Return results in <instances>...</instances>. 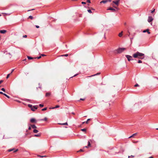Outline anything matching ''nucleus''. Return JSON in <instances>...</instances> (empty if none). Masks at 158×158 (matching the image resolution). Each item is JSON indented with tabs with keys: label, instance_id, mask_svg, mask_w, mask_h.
<instances>
[{
	"label": "nucleus",
	"instance_id": "obj_1",
	"mask_svg": "<svg viewBox=\"0 0 158 158\" xmlns=\"http://www.w3.org/2000/svg\"><path fill=\"white\" fill-rule=\"evenodd\" d=\"M133 56L135 58L143 59L144 58V54L139 52H137L133 54Z\"/></svg>",
	"mask_w": 158,
	"mask_h": 158
},
{
	"label": "nucleus",
	"instance_id": "obj_2",
	"mask_svg": "<svg viewBox=\"0 0 158 158\" xmlns=\"http://www.w3.org/2000/svg\"><path fill=\"white\" fill-rule=\"evenodd\" d=\"M125 49L126 48H119L115 50V51H116L118 53H120L123 52Z\"/></svg>",
	"mask_w": 158,
	"mask_h": 158
},
{
	"label": "nucleus",
	"instance_id": "obj_3",
	"mask_svg": "<svg viewBox=\"0 0 158 158\" xmlns=\"http://www.w3.org/2000/svg\"><path fill=\"white\" fill-rule=\"evenodd\" d=\"M126 57L127 59V60L129 61L133 60V58L132 56H131L129 55H126Z\"/></svg>",
	"mask_w": 158,
	"mask_h": 158
},
{
	"label": "nucleus",
	"instance_id": "obj_4",
	"mask_svg": "<svg viewBox=\"0 0 158 158\" xmlns=\"http://www.w3.org/2000/svg\"><path fill=\"white\" fill-rule=\"evenodd\" d=\"M38 108L37 106H32L31 108V109L33 111H35V110L37 109Z\"/></svg>",
	"mask_w": 158,
	"mask_h": 158
},
{
	"label": "nucleus",
	"instance_id": "obj_5",
	"mask_svg": "<svg viewBox=\"0 0 158 158\" xmlns=\"http://www.w3.org/2000/svg\"><path fill=\"white\" fill-rule=\"evenodd\" d=\"M30 122L32 123H36V121L35 118H32L30 119Z\"/></svg>",
	"mask_w": 158,
	"mask_h": 158
},
{
	"label": "nucleus",
	"instance_id": "obj_6",
	"mask_svg": "<svg viewBox=\"0 0 158 158\" xmlns=\"http://www.w3.org/2000/svg\"><path fill=\"white\" fill-rule=\"evenodd\" d=\"M153 18L151 16H149L148 19V22L149 23L151 22L153 20Z\"/></svg>",
	"mask_w": 158,
	"mask_h": 158
},
{
	"label": "nucleus",
	"instance_id": "obj_7",
	"mask_svg": "<svg viewBox=\"0 0 158 158\" xmlns=\"http://www.w3.org/2000/svg\"><path fill=\"white\" fill-rule=\"evenodd\" d=\"M119 1H120L119 0H115V1H113V2L116 5H118Z\"/></svg>",
	"mask_w": 158,
	"mask_h": 158
},
{
	"label": "nucleus",
	"instance_id": "obj_8",
	"mask_svg": "<svg viewBox=\"0 0 158 158\" xmlns=\"http://www.w3.org/2000/svg\"><path fill=\"white\" fill-rule=\"evenodd\" d=\"M107 10H111L112 11V12H115L116 10L115 9H114L112 7H110L108 8L107 9Z\"/></svg>",
	"mask_w": 158,
	"mask_h": 158
},
{
	"label": "nucleus",
	"instance_id": "obj_9",
	"mask_svg": "<svg viewBox=\"0 0 158 158\" xmlns=\"http://www.w3.org/2000/svg\"><path fill=\"white\" fill-rule=\"evenodd\" d=\"M146 32H147L148 34H150V32H149V30L148 29L144 30L143 31V33H145Z\"/></svg>",
	"mask_w": 158,
	"mask_h": 158
},
{
	"label": "nucleus",
	"instance_id": "obj_10",
	"mask_svg": "<svg viewBox=\"0 0 158 158\" xmlns=\"http://www.w3.org/2000/svg\"><path fill=\"white\" fill-rule=\"evenodd\" d=\"M6 31V30H2L0 31V33L2 34H4Z\"/></svg>",
	"mask_w": 158,
	"mask_h": 158
},
{
	"label": "nucleus",
	"instance_id": "obj_11",
	"mask_svg": "<svg viewBox=\"0 0 158 158\" xmlns=\"http://www.w3.org/2000/svg\"><path fill=\"white\" fill-rule=\"evenodd\" d=\"M108 2V0H103V1H101L100 3H106Z\"/></svg>",
	"mask_w": 158,
	"mask_h": 158
},
{
	"label": "nucleus",
	"instance_id": "obj_12",
	"mask_svg": "<svg viewBox=\"0 0 158 158\" xmlns=\"http://www.w3.org/2000/svg\"><path fill=\"white\" fill-rule=\"evenodd\" d=\"M137 135V133L133 134L131 136L129 137V138L133 137L134 136L136 135Z\"/></svg>",
	"mask_w": 158,
	"mask_h": 158
},
{
	"label": "nucleus",
	"instance_id": "obj_13",
	"mask_svg": "<svg viewBox=\"0 0 158 158\" xmlns=\"http://www.w3.org/2000/svg\"><path fill=\"white\" fill-rule=\"evenodd\" d=\"M90 142L89 141L88 142V146H85V148H88V147H89L90 146Z\"/></svg>",
	"mask_w": 158,
	"mask_h": 158
},
{
	"label": "nucleus",
	"instance_id": "obj_14",
	"mask_svg": "<svg viewBox=\"0 0 158 158\" xmlns=\"http://www.w3.org/2000/svg\"><path fill=\"white\" fill-rule=\"evenodd\" d=\"M100 73H97V74H94V75H92L89 76H88V77H93V76H95L96 75H99V74Z\"/></svg>",
	"mask_w": 158,
	"mask_h": 158
},
{
	"label": "nucleus",
	"instance_id": "obj_15",
	"mask_svg": "<svg viewBox=\"0 0 158 158\" xmlns=\"http://www.w3.org/2000/svg\"><path fill=\"white\" fill-rule=\"evenodd\" d=\"M31 127L33 129L36 128H37L36 127L35 125H31Z\"/></svg>",
	"mask_w": 158,
	"mask_h": 158
},
{
	"label": "nucleus",
	"instance_id": "obj_16",
	"mask_svg": "<svg viewBox=\"0 0 158 158\" xmlns=\"http://www.w3.org/2000/svg\"><path fill=\"white\" fill-rule=\"evenodd\" d=\"M33 132L34 133H37L38 132V131L36 129H34L33 131Z\"/></svg>",
	"mask_w": 158,
	"mask_h": 158
},
{
	"label": "nucleus",
	"instance_id": "obj_17",
	"mask_svg": "<svg viewBox=\"0 0 158 158\" xmlns=\"http://www.w3.org/2000/svg\"><path fill=\"white\" fill-rule=\"evenodd\" d=\"M122 35H123V31H122L121 32H120V33H119L118 34V36L120 37H121L122 36Z\"/></svg>",
	"mask_w": 158,
	"mask_h": 158
},
{
	"label": "nucleus",
	"instance_id": "obj_18",
	"mask_svg": "<svg viewBox=\"0 0 158 158\" xmlns=\"http://www.w3.org/2000/svg\"><path fill=\"white\" fill-rule=\"evenodd\" d=\"M27 58L28 59H29V60H31V59H33V58H34L33 57H31L29 56H27Z\"/></svg>",
	"mask_w": 158,
	"mask_h": 158
},
{
	"label": "nucleus",
	"instance_id": "obj_19",
	"mask_svg": "<svg viewBox=\"0 0 158 158\" xmlns=\"http://www.w3.org/2000/svg\"><path fill=\"white\" fill-rule=\"evenodd\" d=\"M47 118L46 117H45L44 118L41 119V120L46 121L47 120Z\"/></svg>",
	"mask_w": 158,
	"mask_h": 158
},
{
	"label": "nucleus",
	"instance_id": "obj_20",
	"mask_svg": "<svg viewBox=\"0 0 158 158\" xmlns=\"http://www.w3.org/2000/svg\"><path fill=\"white\" fill-rule=\"evenodd\" d=\"M50 95V93H47L46 94V96L48 97Z\"/></svg>",
	"mask_w": 158,
	"mask_h": 158
},
{
	"label": "nucleus",
	"instance_id": "obj_21",
	"mask_svg": "<svg viewBox=\"0 0 158 158\" xmlns=\"http://www.w3.org/2000/svg\"><path fill=\"white\" fill-rule=\"evenodd\" d=\"M3 95H4L5 96H6L8 98H10V97L9 96L7 95V94H5V93H4V94H3Z\"/></svg>",
	"mask_w": 158,
	"mask_h": 158
},
{
	"label": "nucleus",
	"instance_id": "obj_22",
	"mask_svg": "<svg viewBox=\"0 0 158 158\" xmlns=\"http://www.w3.org/2000/svg\"><path fill=\"white\" fill-rule=\"evenodd\" d=\"M14 150V148H13V149H9L8 150V152H11L12 151H13Z\"/></svg>",
	"mask_w": 158,
	"mask_h": 158
},
{
	"label": "nucleus",
	"instance_id": "obj_23",
	"mask_svg": "<svg viewBox=\"0 0 158 158\" xmlns=\"http://www.w3.org/2000/svg\"><path fill=\"white\" fill-rule=\"evenodd\" d=\"M60 106H59V105H57L55 107H53L52 108V109H55V108H58V107H59Z\"/></svg>",
	"mask_w": 158,
	"mask_h": 158
},
{
	"label": "nucleus",
	"instance_id": "obj_24",
	"mask_svg": "<svg viewBox=\"0 0 158 158\" xmlns=\"http://www.w3.org/2000/svg\"><path fill=\"white\" fill-rule=\"evenodd\" d=\"M90 120V118H89L85 122V123L86 124H88V121H89Z\"/></svg>",
	"mask_w": 158,
	"mask_h": 158
},
{
	"label": "nucleus",
	"instance_id": "obj_25",
	"mask_svg": "<svg viewBox=\"0 0 158 158\" xmlns=\"http://www.w3.org/2000/svg\"><path fill=\"white\" fill-rule=\"evenodd\" d=\"M60 124H61V125H68V124H67V123H60Z\"/></svg>",
	"mask_w": 158,
	"mask_h": 158
},
{
	"label": "nucleus",
	"instance_id": "obj_26",
	"mask_svg": "<svg viewBox=\"0 0 158 158\" xmlns=\"http://www.w3.org/2000/svg\"><path fill=\"white\" fill-rule=\"evenodd\" d=\"M10 73L7 74V75L6 77V79H8L10 75Z\"/></svg>",
	"mask_w": 158,
	"mask_h": 158
},
{
	"label": "nucleus",
	"instance_id": "obj_27",
	"mask_svg": "<svg viewBox=\"0 0 158 158\" xmlns=\"http://www.w3.org/2000/svg\"><path fill=\"white\" fill-rule=\"evenodd\" d=\"M40 136V134H38L37 135H35V137H39Z\"/></svg>",
	"mask_w": 158,
	"mask_h": 158
},
{
	"label": "nucleus",
	"instance_id": "obj_28",
	"mask_svg": "<svg viewBox=\"0 0 158 158\" xmlns=\"http://www.w3.org/2000/svg\"><path fill=\"white\" fill-rule=\"evenodd\" d=\"M41 56H39L37 57H35V58H35V59L37 58V59H39L40 58H41Z\"/></svg>",
	"mask_w": 158,
	"mask_h": 158
},
{
	"label": "nucleus",
	"instance_id": "obj_29",
	"mask_svg": "<svg viewBox=\"0 0 158 158\" xmlns=\"http://www.w3.org/2000/svg\"><path fill=\"white\" fill-rule=\"evenodd\" d=\"M81 131H86V129H85V128L81 129Z\"/></svg>",
	"mask_w": 158,
	"mask_h": 158
},
{
	"label": "nucleus",
	"instance_id": "obj_30",
	"mask_svg": "<svg viewBox=\"0 0 158 158\" xmlns=\"http://www.w3.org/2000/svg\"><path fill=\"white\" fill-rule=\"evenodd\" d=\"M87 11H88V12L89 13H92V12L91 11V10H87Z\"/></svg>",
	"mask_w": 158,
	"mask_h": 158
},
{
	"label": "nucleus",
	"instance_id": "obj_31",
	"mask_svg": "<svg viewBox=\"0 0 158 158\" xmlns=\"http://www.w3.org/2000/svg\"><path fill=\"white\" fill-rule=\"evenodd\" d=\"M29 18H30L31 19H33V17L31 15L29 17Z\"/></svg>",
	"mask_w": 158,
	"mask_h": 158
},
{
	"label": "nucleus",
	"instance_id": "obj_32",
	"mask_svg": "<svg viewBox=\"0 0 158 158\" xmlns=\"http://www.w3.org/2000/svg\"><path fill=\"white\" fill-rule=\"evenodd\" d=\"M138 63H142V61L140 60H139L138 61Z\"/></svg>",
	"mask_w": 158,
	"mask_h": 158
},
{
	"label": "nucleus",
	"instance_id": "obj_33",
	"mask_svg": "<svg viewBox=\"0 0 158 158\" xmlns=\"http://www.w3.org/2000/svg\"><path fill=\"white\" fill-rule=\"evenodd\" d=\"M47 108L46 107H45V108H44L42 110V111H44V110H47Z\"/></svg>",
	"mask_w": 158,
	"mask_h": 158
},
{
	"label": "nucleus",
	"instance_id": "obj_34",
	"mask_svg": "<svg viewBox=\"0 0 158 158\" xmlns=\"http://www.w3.org/2000/svg\"><path fill=\"white\" fill-rule=\"evenodd\" d=\"M28 106L29 107H30L31 108H32V105H31V104H28Z\"/></svg>",
	"mask_w": 158,
	"mask_h": 158
},
{
	"label": "nucleus",
	"instance_id": "obj_35",
	"mask_svg": "<svg viewBox=\"0 0 158 158\" xmlns=\"http://www.w3.org/2000/svg\"><path fill=\"white\" fill-rule=\"evenodd\" d=\"M139 85L138 84H136L134 86L135 87H138L139 86Z\"/></svg>",
	"mask_w": 158,
	"mask_h": 158
},
{
	"label": "nucleus",
	"instance_id": "obj_36",
	"mask_svg": "<svg viewBox=\"0 0 158 158\" xmlns=\"http://www.w3.org/2000/svg\"><path fill=\"white\" fill-rule=\"evenodd\" d=\"M39 106L41 107H43L44 106V105L42 104H40Z\"/></svg>",
	"mask_w": 158,
	"mask_h": 158
},
{
	"label": "nucleus",
	"instance_id": "obj_37",
	"mask_svg": "<svg viewBox=\"0 0 158 158\" xmlns=\"http://www.w3.org/2000/svg\"><path fill=\"white\" fill-rule=\"evenodd\" d=\"M68 56V54H65L64 55H61V56Z\"/></svg>",
	"mask_w": 158,
	"mask_h": 158
},
{
	"label": "nucleus",
	"instance_id": "obj_38",
	"mask_svg": "<svg viewBox=\"0 0 158 158\" xmlns=\"http://www.w3.org/2000/svg\"><path fill=\"white\" fill-rule=\"evenodd\" d=\"M1 90L4 92H5V89L4 88H2V89H1Z\"/></svg>",
	"mask_w": 158,
	"mask_h": 158
},
{
	"label": "nucleus",
	"instance_id": "obj_39",
	"mask_svg": "<svg viewBox=\"0 0 158 158\" xmlns=\"http://www.w3.org/2000/svg\"><path fill=\"white\" fill-rule=\"evenodd\" d=\"M78 74H75V75L73 76V77H75V76H76ZM71 77L70 78H72V77Z\"/></svg>",
	"mask_w": 158,
	"mask_h": 158
},
{
	"label": "nucleus",
	"instance_id": "obj_40",
	"mask_svg": "<svg viewBox=\"0 0 158 158\" xmlns=\"http://www.w3.org/2000/svg\"><path fill=\"white\" fill-rule=\"evenodd\" d=\"M81 3L83 4H86V2H81Z\"/></svg>",
	"mask_w": 158,
	"mask_h": 158
},
{
	"label": "nucleus",
	"instance_id": "obj_41",
	"mask_svg": "<svg viewBox=\"0 0 158 158\" xmlns=\"http://www.w3.org/2000/svg\"><path fill=\"white\" fill-rule=\"evenodd\" d=\"M18 151V149H16L14 151V152H17Z\"/></svg>",
	"mask_w": 158,
	"mask_h": 158
},
{
	"label": "nucleus",
	"instance_id": "obj_42",
	"mask_svg": "<svg viewBox=\"0 0 158 158\" xmlns=\"http://www.w3.org/2000/svg\"><path fill=\"white\" fill-rule=\"evenodd\" d=\"M27 35H25L23 36V37L24 38H26L27 37Z\"/></svg>",
	"mask_w": 158,
	"mask_h": 158
},
{
	"label": "nucleus",
	"instance_id": "obj_43",
	"mask_svg": "<svg viewBox=\"0 0 158 158\" xmlns=\"http://www.w3.org/2000/svg\"><path fill=\"white\" fill-rule=\"evenodd\" d=\"M87 2L88 3H90V0H87Z\"/></svg>",
	"mask_w": 158,
	"mask_h": 158
},
{
	"label": "nucleus",
	"instance_id": "obj_44",
	"mask_svg": "<svg viewBox=\"0 0 158 158\" xmlns=\"http://www.w3.org/2000/svg\"><path fill=\"white\" fill-rule=\"evenodd\" d=\"M35 27H36V28H39V26H38V25H36L35 26Z\"/></svg>",
	"mask_w": 158,
	"mask_h": 158
},
{
	"label": "nucleus",
	"instance_id": "obj_45",
	"mask_svg": "<svg viewBox=\"0 0 158 158\" xmlns=\"http://www.w3.org/2000/svg\"><path fill=\"white\" fill-rule=\"evenodd\" d=\"M0 94H4V93H3L2 92H1V91H0Z\"/></svg>",
	"mask_w": 158,
	"mask_h": 158
},
{
	"label": "nucleus",
	"instance_id": "obj_46",
	"mask_svg": "<svg viewBox=\"0 0 158 158\" xmlns=\"http://www.w3.org/2000/svg\"><path fill=\"white\" fill-rule=\"evenodd\" d=\"M131 40V41H132V40L133 39V37L131 38H130Z\"/></svg>",
	"mask_w": 158,
	"mask_h": 158
},
{
	"label": "nucleus",
	"instance_id": "obj_47",
	"mask_svg": "<svg viewBox=\"0 0 158 158\" xmlns=\"http://www.w3.org/2000/svg\"><path fill=\"white\" fill-rule=\"evenodd\" d=\"M130 157H132L133 158L134 157V156L132 155L131 156H128V158H129Z\"/></svg>",
	"mask_w": 158,
	"mask_h": 158
},
{
	"label": "nucleus",
	"instance_id": "obj_48",
	"mask_svg": "<svg viewBox=\"0 0 158 158\" xmlns=\"http://www.w3.org/2000/svg\"><path fill=\"white\" fill-rule=\"evenodd\" d=\"M14 69H13L11 70V73H12V72L14 71Z\"/></svg>",
	"mask_w": 158,
	"mask_h": 158
},
{
	"label": "nucleus",
	"instance_id": "obj_49",
	"mask_svg": "<svg viewBox=\"0 0 158 158\" xmlns=\"http://www.w3.org/2000/svg\"><path fill=\"white\" fill-rule=\"evenodd\" d=\"M31 129V127L30 126H29V128H28V129L29 130H30Z\"/></svg>",
	"mask_w": 158,
	"mask_h": 158
},
{
	"label": "nucleus",
	"instance_id": "obj_50",
	"mask_svg": "<svg viewBox=\"0 0 158 158\" xmlns=\"http://www.w3.org/2000/svg\"><path fill=\"white\" fill-rule=\"evenodd\" d=\"M155 10V9H154L153 10H152V11H151V13H153L154 12Z\"/></svg>",
	"mask_w": 158,
	"mask_h": 158
},
{
	"label": "nucleus",
	"instance_id": "obj_51",
	"mask_svg": "<svg viewBox=\"0 0 158 158\" xmlns=\"http://www.w3.org/2000/svg\"><path fill=\"white\" fill-rule=\"evenodd\" d=\"M41 56H45V55L43 54H42L41 55Z\"/></svg>",
	"mask_w": 158,
	"mask_h": 158
},
{
	"label": "nucleus",
	"instance_id": "obj_52",
	"mask_svg": "<svg viewBox=\"0 0 158 158\" xmlns=\"http://www.w3.org/2000/svg\"><path fill=\"white\" fill-rule=\"evenodd\" d=\"M82 151H83V150H82V149H81L79 151V152H82Z\"/></svg>",
	"mask_w": 158,
	"mask_h": 158
},
{
	"label": "nucleus",
	"instance_id": "obj_53",
	"mask_svg": "<svg viewBox=\"0 0 158 158\" xmlns=\"http://www.w3.org/2000/svg\"><path fill=\"white\" fill-rule=\"evenodd\" d=\"M3 81L2 80H1L0 81V84Z\"/></svg>",
	"mask_w": 158,
	"mask_h": 158
},
{
	"label": "nucleus",
	"instance_id": "obj_54",
	"mask_svg": "<svg viewBox=\"0 0 158 158\" xmlns=\"http://www.w3.org/2000/svg\"><path fill=\"white\" fill-rule=\"evenodd\" d=\"M80 100H85V99H84V98H80Z\"/></svg>",
	"mask_w": 158,
	"mask_h": 158
},
{
	"label": "nucleus",
	"instance_id": "obj_55",
	"mask_svg": "<svg viewBox=\"0 0 158 158\" xmlns=\"http://www.w3.org/2000/svg\"><path fill=\"white\" fill-rule=\"evenodd\" d=\"M35 10L34 9H32L31 10H28V11H29L32 10Z\"/></svg>",
	"mask_w": 158,
	"mask_h": 158
},
{
	"label": "nucleus",
	"instance_id": "obj_56",
	"mask_svg": "<svg viewBox=\"0 0 158 158\" xmlns=\"http://www.w3.org/2000/svg\"><path fill=\"white\" fill-rule=\"evenodd\" d=\"M40 156V157H43L45 156Z\"/></svg>",
	"mask_w": 158,
	"mask_h": 158
},
{
	"label": "nucleus",
	"instance_id": "obj_57",
	"mask_svg": "<svg viewBox=\"0 0 158 158\" xmlns=\"http://www.w3.org/2000/svg\"><path fill=\"white\" fill-rule=\"evenodd\" d=\"M148 158H153V157L152 156L149 157Z\"/></svg>",
	"mask_w": 158,
	"mask_h": 158
},
{
	"label": "nucleus",
	"instance_id": "obj_58",
	"mask_svg": "<svg viewBox=\"0 0 158 158\" xmlns=\"http://www.w3.org/2000/svg\"><path fill=\"white\" fill-rule=\"evenodd\" d=\"M72 114H75L74 112L72 113Z\"/></svg>",
	"mask_w": 158,
	"mask_h": 158
},
{
	"label": "nucleus",
	"instance_id": "obj_59",
	"mask_svg": "<svg viewBox=\"0 0 158 158\" xmlns=\"http://www.w3.org/2000/svg\"><path fill=\"white\" fill-rule=\"evenodd\" d=\"M26 60V59H25L24 60H23V61H25V60Z\"/></svg>",
	"mask_w": 158,
	"mask_h": 158
},
{
	"label": "nucleus",
	"instance_id": "obj_60",
	"mask_svg": "<svg viewBox=\"0 0 158 158\" xmlns=\"http://www.w3.org/2000/svg\"><path fill=\"white\" fill-rule=\"evenodd\" d=\"M85 123V122H83L82 124H84Z\"/></svg>",
	"mask_w": 158,
	"mask_h": 158
},
{
	"label": "nucleus",
	"instance_id": "obj_61",
	"mask_svg": "<svg viewBox=\"0 0 158 158\" xmlns=\"http://www.w3.org/2000/svg\"><path fill=\"white\" fill-rule=\"evenodd\" d=\"M156 129L158 130V128H156Z\"/></svg>",
	"mask_w": 158,
	"mask_h": 158
},
{
	"label": "nucleus",
	"instance_id": "obj_62",
	"mask_svg": "<svg viewBox=\"0 0 158 158\" xmlns=\"http://www.w3.org/2000/svg\"><path fill=\"white\" fill-rule=\"evenodd\" d=\"M104 38L106 39V37H105V36H104Z\"/></svg>",
	"mask_w": 158,
	"mask_h": 158
},
{
	"label": "nucleus",
	"instance_id": "obj_63",
	"mask_svg": "<svg viewBox=\"0 0 158 158\" xmlns=\"http://www.w3.org/2000/svg\"><path fill=\"white\" fill-rule=\"evenodd\" d=\"M39 88H41V87H39Z\"/></svg>",
	"mask_w": 158,
	"mask_h": 158
},
{
	"label": "nucleus",
	"instance_id": "obj_64",
	"mask_svg": "<svg viewBox=\"0 0 158 158\" xmlns=\"http://www.w3.org/2000/svg\"><path fill=\"white\" fill-rule=\"evenodd\" d=\"M1 15L0 14V16H1Z\"/></svg>",
	"mask_w": 158,
	"mask_h": 158
}]
</instances>
